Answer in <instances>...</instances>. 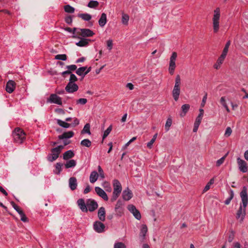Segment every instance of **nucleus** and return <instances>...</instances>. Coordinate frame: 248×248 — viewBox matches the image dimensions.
<instances>
[{"label":"nucleus","instance_id":"1","mask_svg":"<svg viewBox=\"0 0 248 248\" xmlns=\"http://www.w3.org/2000/svg\"><path fill=\"white\" fill-rule=\"evenodd\" d=\"M242 201L239 209L238 210L236 217L240 219L241 222L243 221L246 216V208L248 203V196L247 194V188L246 186L243 187L240 194Z\"/></svg>","mask_w":248,"mask_h":248},{"label":"nucleus","instance_id":"2","mask_svg":"<svg viewBox=\"0 0 248 248\" xmlns=\"http://www.w3.org/2000/svg\"><path fill=\"white\" fill-rule=\"evenodd\" d=\"M12 135L14 141L18 143H22L26 139V134L24 131L19 127L15 128Z\"/></svg>","mask_w":248,"mask_h":248},{"label":"nucleus","instance_id":"3","mask_svg":"<svg viewBox=\"0 0 248 248\" xmlns=\"http://www.w3.org/2000/svg\"><path fill=\"white\" fill-rule=\"evenodd\" d=\"M220 17V9L219 8H217L214 11V15L212 19L213 31L215 33L217 32L219 29Z\"/></svg>","mask_w":248,"mask_h":248},{"label":"nucleus","instance_id":"4","mask_svg":"<svg viewBox=\"0 0 248 248\" xmlns=\"http://www.w3.org/2000/svg\"><path fill=\"white\" fill-rule=\"evenodd\" d=\"M63 148V146L62 145H59L55 148H52L51 150V154L47 156V160L50 162H53L56 160Z\"/></svg>","mask_w":248,"mask_h":248},{"label":"nucleus","instance_id":"5","mask_svg":"<svg viewBox=\"0 0 248 248\" xmlns=\"http://www.w3.org/2000/svg\"><path fill=\"white\" fill-rule=\"evenodd\" d=\"M177 57V53L175 52H172L170 59L169 62V71L170 75H173L176 67L175 61Z\"/></svg>","mask_w":248,"mask_h":248},{"label":"nucleus","instance_id":"6","mask_svg":"<svg viewBox=\"0 0 248 248\" xmlns=\"http://www.w3.org/2000/svg\"><path fill=\"white\" fill-rule=\"evenodd\" d=\"M46 102L50 103H54L59 105H62V98L56 94L52 93L47 98Z\"/></svg>","mask_w":248,"mask_h":248},{"label":"nucleus","instance_id":"7","mask_svg":"<svg viewBox=\"0 0 248 248\" xmlns=\"http://www.w3.org/2000/svg\"><path fill=\"white\" fill-rule=\"evenodd\" d=\"M77 34L85 37L93 36L94 33L89 29H78L77 31Z\"/></svg>","mask_w":248,"mask_h":248},{"label":"nucleus","instance_id":"8","mask_svg":"<svg viewBox=\"0 0 248 248\" xmlns=\"http://www.w3.org/2000/svg\"><path fill=\"white\" fill-rule=\"evenodd\" d=\"M86 205L88 209L90 212H93L98 208V204L97 202L93 199H89L86 201Z\"/></svg>","mask_w":248,"mask_h":248},{"label":"nucleus","instance_id":"9","mask_svg":"<svg viewBox=\"0 0 248 248\" xmlns=\"http://www.w3.org/2000/svg\"><path fill=\"white\" fill-rule=\"evenodd\" d=\"M237 163L239 170L240 171L245 173L248 171V169L246 161L242 159L240 157H237Z\"/></svg>","mask_w":248,"mask_h":248},{"label":"nucleus","instance_id":"10","mask_svg":"<svg viewBox=\"0 0 248 248\" xmlns=\"http://www.w3.org/2000/svg\"><path fill=\"white\" fill-rule=\"evenodd\" d=\"M129 211L133 214L134 217L138 220L141 219V215L140 211L137 209L135 206L133 204H129L127 206Z\"/></svg>","mask_w":248,"mask_h":248},{"label":"nucleus","instance_id":"11","mask_svg":"<svg viewBox=\"0 0 248 248\" xmlns=\"http://www.w3.org/2000/svg\"><path fill=\"white\" fill-rule=\"evenodd\" d=\"M93 228L94 230L98 233H102L105 231V225L99 221H96L93 223Z\"/></svg>","mask_w":248,"mask_h":248},{"label":"nucleus","instance_id":"12","mask_svg":"<svg viewBox=\"0 0 248 248\" xmlns=\"http://www.w3.org/2000/svg\"><path fill=\"white\" fill-rule=\"evenodd\" d=\"M78 87L75 83L68 82L65 87V90L68 93H73L77 91Z\"/></svg>","mask_w":248,"mask_h":248},{"label":"nucleus","instance_id":"13","mask_svg":"<svg viewBox=\"0 0 248 248\" xmlns=\"http://www.w3.org/2000/svg\"><path fill=\"white\" fill-rule=\"evenodd\" d=\"M95 191L96 194L100 197H101L104 200L108 201V198L107 194L101 188L98 186L95 187Z\"/></svg>","mask_w":248,"mask_h":248},{"label":"nucleus","instance_id":"14","mask_svg":"<svg viewBox=\"0 0 248 248\" xmlns=\"http://www.w3.org/2000/svg\"><path fill=\"white\" fill-rule=\"evenodd\" d=\"M16 88V83L12 80H9L6 84L5 90L9 93H12Z\"/></svg>","mask_w":248,"mask_h":248},{"label":"nucleus","instance_id":"15","mask_svg":"<svg viewBox=\"0 0 248 248\" xmlns=\"http://www.w3.org/2000/svg\"><path fill=\"white\" fill-rule=\"evenodd\" d=\"M69 187L70 189L73 191L77 189L78 186L77 180L76 177H72L69 179Z\"/></svg>","mask_w":248,"mask_h":248},{"label":"nucleus","instance_id":"16","mask_svg":"<svg viewBox=\"0 0 248 248\" xmlns=\"http://www.w3.org/2000/svg\"><path fill=\"white\" fill-rule=\"evenodd\" d=\"M77 204L79 209L83 212H87L88 209L87 207L86 202H85L84 199H79L77 201Z\"/></svg>","mask_w":248,"mask_h":248},{"label":"nucleus","instance_id":"17","mask_svg":"<svg viewBox=\"0 0 248 248\" xmlns=\"http://www.w3.org/2000/svg\"><path fill=\"white\" fill-rule=\"evenodd\" d=\"M132 192L128 187L124 190L122 193L123 198L125 201H129L132 198Z\"/></svg>","mask_w":248,"mask_h":248},{"label":"nucleus","instance_id":"18","mask_svg":"<svg viewBox=\"0 0 248 248\" xmlns=\"http://www.w3.org/2000/svg\"><path fill=\"white\" fill-rule=\"evenodd\" d=\"M98 217L101 221H104L106 218V211L104 207L99 208L98 211Z\"/></svg>","mask_w":248,"mask_h":248},{"label":"nucleus","instance_id":"19","mask_svg":"<svg viewBox=\"0 0 248 248\" xmlns=\"http://www.w3.org/2000/svg\"><path fill=\"white\" fill-rule=\"evenodd\" d=\"M113 191H118L119 192L121 193L122 188V186L120 182L117 180L114 179L113 181Z\"/></svg>","mask_w":248,"mask_h":248},{"label":"nucleus","instance_id":"20","mask_svg":"<svg viewBox=\"0 0 248 248\" xmlns=\"http://www.w3.org/2000/svg\"><path fill=\"white\" fill-rule=\"evenodd\" d=\"M180 94V87H173L172 91V95L174 100L175 101L178 100Z\"/></svg>","mask_w":248,"mask_h":248},{"label":"nucleus","instance_id":"21","mask_svg":"<svg viewBox=\"0 0 248 248\" xmlns=\"http://www.w3.org/2000/svg\"><path fill=\"white\" fill-rule=\"evenodd\" d=\"M74 133L73 131H68L64 132L62 134L59 135L58 138L60 140H63L65 139H69L73 137Z\"/></svg>","mask_w":248,"mask_h":248},{"label":"nucleus","instance_id":"22","mask_svg":"<svg viewBox=\"0 0 248 248\" xmlns=\"http://www.w3.org/2000/svg\"><path fill=\"white\" fill-rule=\"evenodd\" d=\"M107 21V19L106 14L105 13H102L98 21L99 26L101 27H103L106 25Z\"/></svg>","mask_w":248,"mask_h":248},{"label":"nucleus","instance_id":"23","mask_svg":"<svg viewBox=\"0 0 248 248\" xmlns=\"http://www.w3.org/2000/svg\"><path fill=\"white\" fill-rule=\"evenodd\" d=\"M220 103L225 108L227 112H230V109L228 107L227 99L225 96H222L220 99Z\"/></svg>","mask_w":248,"mask_h":248},{"label":"nucleus","instance_id":"24","mask_svg":"<svg viewBox=\"0 0 248 248\" xmlns=\"http://www.w3.org/2000/svg\"><path fill=\"white\" fill-rule=\"evenodd\" d=\"M99 175L96 171L91 172L90 175V181L91 183H95L98 179Z\"/></svg>","mask_w":248,"mask_h":248},{"label":"nucleus","instance_id":"25","mask_svg":"<svg viewBox=\"0 0 248 248\" xmlns=\"http://www.w3.org/2000/svg\"><path fill=\"white\" fill-rule=\"evenodd\" d=\"M228 193H229V196L228 198H227V199L224 202V203L226 205H228L230 203L231 201L232 200V199L233 198L234 196V192H233V190H232L231 189H230L228 191Z\"/></svg>","mask_w":248,"mask_h":248},{"label":"nucleus","instance_id":"26","mask_svg":"<svg viewBox=\"0 0 248 248\" xmlns=\"http://www.w3.org/2000/svg\"><path fill=\"white\" fill-rule=\"evenodd\" d=\"M190 106L188 104H184L181 107L182 112L180 114L181 117H184L189 109Z\"/></svg>","mask_w":248,"mask_h":248},{"label":"nucleus","instance_id":"27","mask_svg":"<svg viewBox=\"0 0 248 248\" xmlns=\"http://www.w3.org/2000/svg\"><path fill=\"white\" fill-rule=\"evenodd\" d=\"M226 57L221 55L218 58L217 62L214 65V67L215 69H218L221 64L223 63Z\"/></svg>","mask_w":248,"mask_h":248},{"label":"nucleus","instance_id":"28","mask_svg":"<svg viewBox=\"0 0 248 248\" xmlns=\"http://www.w3.org/2000/svg\"><path fill=\"white\" fill-rule=\"evenodd\" d=\"M87 68V67L86 66L80 67L76 70V73L78 75L81 76L82 79L86 75V74H85V72Z\"/></svg>","mask_w":248,"mask_h":248},{"label":"nucleus","instance_id":"29","mask_svg":"<svg viewBox=\"0 0 248 248\" xmlns=\"http://www.w3.org/2000/svg\"><path fill=\"white\" fill-rule=\"evenodd\" d=\"M89 39L82 38L79 41L76 43V45L78 46L83 47L87 46L89 44Z\"/></svg>","mask_w":248,"mask_h":248},{"label":"nucleus","instance_id":"30","mask_svg":"<svg viewBox=\"0 0 248 248\" xmlns=\"http://www.w3.org/2000/svg\"><path fill=\"white\" fill-rule=\"evenodd\" d=\"M75 154L72 150H68L65 152L63 155V158L64 160H68L72 158Z\"/></svg>","mask_w":248,"mask_h":248},{"label":"nucleus","instance_id":"31","mask_svg":"<svg viewBox=\"0 0 248 248\" xmlns=\"http://www.w3.org/2000/svg\"><path fill=\"white\" fill-rule=\"evenodd\" d=\"M76 161L75 160L71 159L66 162L64 164L65 167L66 169L74 168L76 165Z\"/></svg>","mask_w":248,"mask_h":248},{"label":"nucleus","instance_id":"32","mask_svg":"<svg viewBox=\"0 0 248 248\" xmlns=\"http://www.w3.org/2000/svg\"><path fill=\"white\" fill-rule=\"evenodd\" d=\"M147 232V227L146 225L143 224L141 226L140 231V236L142 237L143 239L146 235V234Z\"/></svg>","mask_w":248,"mask_h":248},{"label":"nucleus","instance_id":"33","mask_svg":"<svg viewBox=\"0 0 248 248\" xmlns=\"http://www.w3.org/2000/svg\"><path fill=\"white\" fill-rule=\"evenodd\" d=\"M57 123L60 126L65 128H69L71 126V124L66 123L60 119L57 120Z\"/></svg>","mask_w":248,"mask_h":248},{"label":"nucleus","instance_id":"34","mask_svg":"<svg viewBox=\"0 0 248 248\" xmlns=\"http://www.w3.org/2000/svg\"><path fill=\"white\" fill-rule=\"evenodd\" d=\"M129 19V16L128 15L124 13L122 14V22L124 25H127Z\"/></svg>","mask_w":248,"mask_h":248},{"label":"nucleus","instance_id":"35","mask_svg":"<svg viewBox=\"0 0 248 248\" xmlns=\"http://www.w3.org/2000/svg\"><path fill=\"white\" fill-rule=\"evenodd\" d=\"M78 16L85 21H89L92 18V16L87 13L79 14Z\"/></svg>","mask_w":248,"mask_h":248},{"label":"nucleus","instance_id":"36","mask_svg":"<svg viewBox=\"0 0 248 248\" xmlns=\"http://www.w3.org/2000/svg\"><path fill=\"white\" fill-rule=\"evenodd\" d=\"M230 45H231V41H228L225 45V46L223 50L221 55H223V56H225V57L226 56L227 53L228 52L229 47Z\"/></svg>","mask_w":248,"mask_h":248},{"label":"nucleus","instance_id":"37","mask_svg":"<svg viewBox=\"0 0 248 248\" xmlns=\"http://www.w3.org/2000/svg\"><path fill=\"white\" fill-rule=\"evenodd\" d=\"M80 144L86 147H89L91 146L92 142L89 139H84L80 142Z\"/></svg>","mask_w":248,"mask_h":248},{"label":"nucleus","instance_id":"38","mask_svg":"<svg viewBox=\"0 0 248 248\" xmlns=\"http://www.w3.org/2000/svg\"><path fill=\"white\" fill-rule=\"evenodd\" d=\"M99 5V2L96 0H91L88 3L87 6L89 8H94L97 7Z\"/></svg>","mask_w":248,"mask_h":248},{"label":"nucleus","instance_id":"39","mask_svg":"<svg viewBox=\"0 0 248 248\" xmlns=\"http://www.w3.org/2000/svg\"><path fill=\"white\" fill-rule=\"evenodd\" d=\"M62 164L61 163H57L56 164L55 170L54 171V173L57 174H59L62 171Z\"/></svg>","mask_w":248,"mask_h":248},{"label":"nucleus","instance_id":"40","mask_svg":"<svg viewBox=\"0 0 248 248\" xmlns=\"http://www.w3.org/2000/svg\"><path fill=\"white\" fill-rule=\"evenodd\" d=\"M64 9L66 13H68L72 14L75 12V8L70 5H66L64 6Z\"/></svg>","mask_w":248,"mask_h":248},{"label":"nucleus","instance_id":"41","mask_svg":"<svg viewBox=\"0 0 248 248\" xmlns=\"http://www.w3.org/2000/svg\"><path fill=\"white\" fill-rule=\"evenodd\" d=\"M90 124H86L84 125V128H83V130L81 131V133L82 134L87 133V134L90 135L91 134V132H90Z\"/></svg>","mask_w":248,"mask_h":248},{"label":"nucleus","instance_id":"42","mask_svg":"<svg viewBox=\"0 0 248 248\" xmlns=\"http://www.w3.org/2000/svg\"><path fill=\"white\" fill-rule=\"evenodd\" d=\"M172 124V119L170 118H168L165 124V130L166 131H168L170 129V127Z\"/></svg>","mask_w":248,"mask_h":248},{"label":"nucleus","instance_id":"43","mask_svg":"<svg viewBox=\"0 0 248 248\" xmlns=\"http://www.w3.org/2000/svg\"><path fill=\"white\" fill-rule=\"evenodd\" d=\"M55 59L66 61L67 60V56L66 54H58L55 56Z\"/></svg>","mask_w":248,"mask_h":248},{"label":"nucleus","instance_id":"44","mask_svg":"<svg viewBox=\"0 0 248 248\" xmlns=\"http://www.w3.org/2000/svg\"><path fill=\"white\" fill-rule=\"evenodd\" d=\"M120 193H121L119 192L118 191L116 192V191H113V193H112V196L111 198V201L112 202H113L115 201H116L117 200V199L118 198V197L119 196Z\"/></svg>","mask_w":248,"mask_h":248},{"label":"nucleus","instance_id":"45","mask_svg":"<svg viewBox=\"0 0 248 248\" xmlns=\"http://www.w3.org/2000/svg\"><path fill=\"white\" fill-rule=\"evenodd\" d=\"M112 130V126L110 125L108 128L104 131L103 135V139H105L110 133Z\"/></svg>","mask_w":248,"mask_h":248},{"label":"nucleus","instance_id":"46","mask_svg":"<svg viewBox=\"0 0 248 248\" xmlns=\"http://www.w3.org/2000/svg\"><path fill=\"white\" fill-rule=\"evenodd\" d=\"M181 78L179 75H177L175 78L174 87H180Z\"/></svg>","mask_w":248,"mask_h":248},{"label":"nucleus","instance_id":"47","mask_svg":"<svg viewBox=\"0 0 248 248\" xmlns=\"http://www.w3.org/2000/svg\"><path fill=\"white\" fill-rule=\"evenodd\" d=\"M226 156H227V155L223 156V157L220 158L219 159L217 160L216 162V166L217 167H219L221 164H222L223 163V162H224V160L225 159Z\"/></svg>","mask_w":248,"mask_h":248},{"label":"nucleus","instance_id":"48","mask_svg":"<svg viewBox=\"0 0 248 248\" xmlns=\"http://www.w3.org/2000/svg\"><path fill=\"white\" fill-rule=\"evenodd\" d=\"M77 80L78 78L76 77V76L75 74L71 73L70 74L69 82L75 83V82L77 81Z\"/></svg>","mask_w":248,"mask_h":248},{"label":"nucleus","instance_id":"49","mask_svg":"<svg viewBox=\"0 0 248 248\" xmlns=\"http://www.w3.org/2000/svg\"><path fill=\"white\" fill-rule=\"evenodd\" d=\"M66 68L67 69L70 73H72V71H74L76 70L77 68V67L75 64L67 65Z\"/></svg>","mask_w":248,"mask_h":248},{"label":"nucleus","instance_id":"50","mask_svg":"<svg viewBox=\"0 0 248 248\" xmlns=\"http://www.w3.org/2000/svg\"><path fill=\"white\" fill-rule=\"evenodd\" d=\"M123 202L121 200H119L117 201V202L115 205V210H117V209H119L120 208H123Z\"/></svg>","mask_w":248,"mask_h":248},{"label":"nucleus","instance_id":"51","mask_svg":"<svg viewBox=\"0 0 248 248\" xmlns=\"http://www.w3.org/2000/svg\"><path fill=\"white\" fill-rule=\"evenodd\" d=\"M114 248H126V247L122 242H117L114 244Z\"/></svg>","mask_w":248,"mask_h":248},{"label":"nucleus","instance_id":"52","mask_svg":"<svg viewBox=\"0 0 248 248\" xmlns=\"http://www.w3.org/2000/svg\"><path fill=\"white\" fill-rule=\"evenodd\" d=\"M232 133V130L230 127H227L226 129L224 136L226 137H229L231 136Z\"/></svg>","mask_w":248,"mask_h":248},{"label":"nucleus","instance_id":"53","mask_svg":"<svg viewBox=\"0 0 248 248\" xmlns=\"http://www.w3.org/2000/svg\"><path fill=\"white\" fill-rule=\"evenodd\" d=\"M11 204L12 205V207L14 208V209L19 214L20 211H23L22 210L20 209V208L16 204V203L14 202H11Z\"/></svg>","mask_w":248,"mask_h":248},{"label":"nucleus","instance_id":"54","mask_svg":"<svg viewBox=\"0 0 248 248\" xmlns=\"http://www.w3.org/2000/svg\"><path fill=\"white\" fill-rule=\"evenodd\" d=\"M78 29H77L76 28H74V29H72L69 27H67L64 29L65 31H66L72 33L74 35L75 34L76 32L77 33V31Z\"/></svg>","mask_w":248,"mask_h":248},{"label":"nucleus","instance_id":"55","mask_svg":"<svg viewBox=\"0 0 248 248\" xmlns=\"http://www.w3.org/2000/svg\"><path fill=\"white\" fill-rule=\"evenodd\" d=\"M98 170L99 172V176H100L102 179H104L105 178L104 173L100 166H98Z\"/></svg>","mask_w":248,"mask_h":248},{"label":"nucleus","instance_id":"56","mask_svg":"<svg viewBox=\"0 0 248 248\" xmlns=\"http://www.w3.org/2000/svg\"><path fill=\"white\" fill-rule=\"evenodd\" d=\"M87 102V100L86 98H80L77 100V104L85 105Z\"/></svg>","mask_w":248,"mask_h":248},{"label":"nucleus","instance_id":"57","mask_svg":"<svg viewBox=\"0 0 248 248\" xmlns=\"http://www.w3.org/2000/svg\"><path fill=\"white\" fill-rule=\"evenodd\" d=\"M19 215H20L21 220L23 222L27 221V218L23 211H20Z\"/></svg>","mask_w":248,"mask_h":248},{"label":"nucleus","instance_id":"58","mask_svg":"<svg viewBox=\"0 0 248 248\" xmlns=\"http://www.w3.org/2000/svg\"><path fill=\"white\" fill-rule=\"evenodd\" d=\"M104 186L106 188V191L110 192L111 191V187L110 184L108 182H105L103 184Z\"/></svg>","mask_w":248,"mask_h":248},{"label":"nucleus","instance_id":"59","mask_svg":"<svg viewBox=\"0 0 248 248\" xmlns=\"http://www.w3.org/2000/svg\"><path fill=\"white\" fill-rule=\"evenodd\" d=\"M107 45L108 46V48L110 50L112 48L113 46V43H112V40L111 39L108 40L107 42Z\"/></svg>","mask_w":248,"mask_h":248},{"label":"nucleus","instance_id":"60","mask_svg":"<svg viewBox=\"0 0 248 248\" xmlns=\"http://www.w3.org/2000/svg\"><path fill=\"white\" fill-rule=\"evenodd\" d=\"M202 118L201 117V116L200 117L197 116L194 123V124L199 126L201 123Z\"/></svg>","mask_w":248,"mask_h":248},{"label":"nucleus","instance_id":"61","mask_svg":"<svg viewBox=\"0 0 248 248\" xmlns=\"http://www.w3.org/2000/svg\"><path fill=\"white\" fill-rule=\"evenodd\" d=\"M207 93H206L205 94V95H204V96L203 97L202 99V102L201 104V106L202 107H203L205 106V103H206V101L207 100Z\"/></svg>","mask_w":248,"mask_h":248},{"label":"nucleus","instance_id":"62","mask_svg":"<svg viewBox=\"0 0 248 248\" xmlns=\"http://www.w3.org/2000/svg\"><path fill=\"white\" fill-rule=\"evenodd\" d=\"M116 213V215L119 217H121L123 214V208H120L119 209H117V210H115Z\"/></svg>","mask_w":248,"mask_h":248},{"label":"nucleus","instance_id":"63","mask_svg":"<svg viewBox=\"0 0 248 248\" xmlns=\"http://www.w3.org/2000/svg\"><path fill=\"white\" fill-rule=\"evenodd\" d=\"M72 18L71 16H68L65 19V21L68 24H71L72 22Z\"/></svg>","mask_w":248,"mask_h":248},{"label":"nucleus","instance_id":"64","mask_svg":"<svg viewBox=\"0 0 248 248\" xmlns=\"http://www.w3.org/2000/svg\"><path fill=\"white\" fill-rule=\"evenodd\" d=\"M79 121L78 119L77 118H74L73 122L71 124V125H72L73 126H75L76 125H78L79 124Z\"/></svg>","mask_w":248,"mask_h":248}]
</instances>
